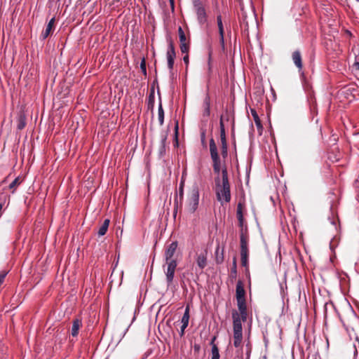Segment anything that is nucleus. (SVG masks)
I'll use <instances>...</instances> for the list:
<instances>
[{"mask_svg":"<svg viewBox=\"0 0 359 359\" xmlns=\"http://www.w3.org/2000/svg\"><path fill=\"white\" fill-rule=\"evenodd\" d=\"M239 316L241 318V321L245 322L248 318V311H241L239 312Z\"/></svg>","mask_w":359,"mask_h":359,"instance_id":"obj_36","label":"nucleus"},{"mask_svg":"<svg viewBox=\"0 0 359 359\" xmlns=\"http://www.w3.org/2000/svg\"><path fill=\"white\" fill-rule=\"evenodd\" d=\"M241 249V265L245 267L246 271H248V257H249V249L248 245H240Z\"/></svg>","mask_w":359,"mask_h":359,"instance_id":"obj_9","label":"nucleus"},{"mask_svg":"<svg viewBox=\"0 0 359 359\" xmlns=\"http://www.w3.org/2000/svg\"><path fill=\"white\" fill-rule=\"evenodd\" d=\"M201 144L203 147L206 146V141H205V131H203L201 133Z\"/></svg>","mask_w":359,"mask_h":359,"instance_id":"obj_38","label":"nucleus"},{"mask_svg":"<svg viewBox=\"0 0 359 359\" xmlns=\"http://www.w3.org/2000/svg\"><path fill=\"white\" fill-rule=\"evenodd\" d=\"M189 41L180 43V48L182 53L188 54L189 51Z\"/></svg>","mask_w":359,"mask_h":359,"instance_id":"obj_31","label":"nucleus"},{"mask_svg":"<svg viewBox=\"0 0 359 359\" xmlns=\"http://www.w3.org/2000/svg\"><path fill=\"white\" fill-rule=\"evenodd\" d=\"M210 60H211V55H209V61H208V66H209V71H211V66H210Z\"/></svg>","mask_w":359,"mask_h":359,"instance_id":"obj_44","label":"nucleus"},{"mask_svg":"<svg viewBox=\"0 0 359 359\" xmlns=\"http://www.w3.org/2000/svg\"><path fill=\"white\" fill-rule=\"evenodd\" d=\"M233 331V346L238 348L243 340V327L238 313L233 310L232 312Z\"/></svg>","mask_w":359,"mask_h":359,"instance_id":"obj_4","label":"nucleus"},{"mask_svg":"<svg viewBox=\"0 0 359 359\" xmlns=\"http://www.w3.org/2000/svg\"><path fill=\"white\" fill-rule=\"evenodd\" d=\"M246 346H247V348H248V351H247V359H248L250 358V352H251V345L250 344V342H248L247 344H246Z\"/></svg>","mask_w":359,"mask_h":359,"instance_id":"obj_40","label":"nucleus"},{"mask_svg":"<svg viewBox=\"0 0 359 359\" xmlns=\"http://www.w3.org/2000/svg\"><path fill=\"white\" fill-rule=\"evenodd\" d=\"M22 182V180L20 177H17L8 186L10 189H12V193L15 192V190L18 186H19Z\"/></svg>","mask_w":359,"mask_h":359,"instance_id":"obj_29","label":"nucleus"},{"mask_svg":"<svg viewBox=\"0 0 359 359\" xmlns=\"http://www.w3.org/2000/svg\"><path fill=\"white\" fill-rule=\"evenodd\" d=\"M236 300L246 299L245 290L244 289V284L243 280H238L237 281L236 287Z\"/></svg>","mask_w":359,"mask_h":359,"instance_id":"obj_12","label":"nucleus"},{"mask_svg":"<svg viewBox=\"0 0 359 359\" xmlns=\"http://www.w3.org/2000/svg\"><path fill=\"white\" fill-rule=\"evenodd\" d=\"M82 325V322L81 319L76 318L72 321V327L71 330L72 336L76 337L79 334V331L80 327Z\"/></svg>","mask_w":359,"mask_h":359,"instance_id":"obj_22","label":"nucleus"},{"mask_svg":"<svg viewBox=\"0 0 359 359\" xmlns=\"http://www.w3.org/2000/svg\"><path fill=\"white\" fill-rule=\"evenodd\" d=\"M292 58L299 71H301L303 69V63L300 50H294L292 54Z\"/></svg>","mask_w":359,"mask_h":359,"instance_id":"obj_15","label":"nucleus"},{"mask_svg":"<svg viewBox=\"0 0 359 359\" xmlns=\"http://www.w3.org/2000/svg\"><path fill=\"white\" fill-rule=\"evenodd\" d=\"M215 194L218 201L223 205V203L231 201V186L230 183H221L220 177L215 178Z\"/></svg>","mask_w":359,"mask_h":359,"instance_id":"obj_3","label":"nucleus"},{"mask_svg":"<svg viewBox=\"0 0 359 359\" xmlns=\"http://www.w3.org/2000/svg\"><path fill=\"white\" fill-rule=\"evenodd\" d=\"M238 226L240 227V229H243V227H245V226L247 225L244 218L238 219Z\"/></svg>","mask_w":359,"mask_h":359,"instance_id":"obj_39","label":"nucleus"},{"mask_svg":"<svg viewBox=\"0 0 359 359\" xmlns=\"http://www.w3.org/2000/svg\"><path fill=\"white\" fill-rule=\"evenodd\" d=\"M6 182V180H4L1 183H4Z\"/></svg>","mask_w":359,"mask_h":359,"instance_id":"obj_48","label":"nucleus"},{"mask_svg":"<svg viewBox=\"0 0 359 359\" xmlns=\"http://www.w3.org/2000/svg\"><path fill=\"white\" fill-rule=\"evenodd\" d=\"M356 1L359 2V0H355Z\"/></svg>","mask_w":359,"mask_h":359,"instance_id":"obj_49","label":"nucleus"},{"mask_svg":"<svg viewBox=\"0 0 359 359\" xmlns=\"http://www.w3.org/2000/svg\"><path fill=\"white\" fill-rule=\"evenodd\" d=\"M192 4L196 14L199 25H203L208 22V15L201 0H192Z\"/></svg>","mask_w":359,"mask_h":359,"instance_id":"obj_7","label":"nucleus"},{"mask_svg":"<svg viewBox=\"0 0 359 359\" xmlns=\"http://www.w3.org/2000/svg\"><path fill=\"white\" fill-rule=\"evenodd\" d=\"M194 348L195 351H198L200 350V345L195 344L194 346Z\"/></svg>","mask_w":359,"mask_h":359,"instance_id":"obj_43","label":"nucleus"},{"mask_svg":"<svg viewBox=\"0 0 359 359\" xmlns=\"http://www.w3.org/2000/svg\"><path fill=\"white\" fill-rule=\"evenodd\" d=\"M189 306H187L186 307L184 313L182 318V323L187 322V323H189Z\"/></svg>","mask_w":359,"mask_h":359,"instance_id":"obj_33","label":"nucleus"},{"mask_svg":"<svg viewBox=\"0 0 359 359\" xmlns=\"http://www.w3.org/2000/svg\"><path fill=\"white\" fill-rule=\"evenodd\" d=\"M217 23L218 26L219 34V43L222 46L224 47V29L222 23V18L221 14L217 15Z\"/></svg>","mask_w":359,"mask_h":359,"instance_id":"obj_13","label":"nucleus"},{"mask_svg":"<svg viewBox=\"0 0 359 359\" xmlns=\"http://www.w3.org/2000/svg\"><path fill=\"white\" fill-rule=\"evenodd\" d=\"M140 69L142 72L144 76L147 75V67H146V60L144 57H142V61L140 62Z\"/></svg>","mask_w":359,"mask_h":359,"instance_id":"obj_35","label":"nucleus"},{"mask_svg":"<svg viewBox=\"0 0 359 359\" xmlns=\"http://www.w3.org/2000/svg\"><path fill=\"white\" fill-rule=\"evenodd\" d=\"M177 245V242L173 241L168 246L165 252V258L166 264H168L167 272L165 273L168 285H170L172 283L177 266V261L172 259L176 252Z\"/></svg>","mask_w":359,"mask_h":359,"instance_id":"obj_2","label":"nucleus"},{"mask_svg":"<svg viewBox=\"0 0 359 359\" xmlns=\"http://www.w3.org/2000/svg\"><path fill=\"white\" fill-rule=\"evenodd\" d=\"M55 18H52L48 25H46V29L43 31L41 34V38L42 40H45L47 39L53 32L55 29Z\"/></svg>","mask_w":359,"mask_h":359,"instance_id":"obj_11","label":"nucleus"},{"mask_svg":"<svg viewBox=\"0 0 359 359\" xmlns=\"http://www.w3.org/2000/svg\"><path fill=\"white\" fill-rule=\"evenodd\" d=\"M178 34H179L180 42V43L187 42V37H186L185 33H184L183 29L182 28V27H180V26L178 27Z\"/></svg>","mask_w":359,"mask_h":359,"instance_id":"obj_32","label":"nucleus"},{"mask_svg":"<svg viewBox=\"0 0 359 359\" xmlns=\"http://www.w3.org/2000/svg\"><path fill=\"white\" fill-rule=\"evenodd\" d=\"M219 139L221 156L223 159H226L228 156V143L222 116L219 119Z\"/></svg>","mask_w":359,"mask_h":359,"instance_id":"obj_6","label":"nucleus"},{"mask_svg":"<svg viewBox=\"0 0 359 359\" xmlns=\"http://www.w3.org/2000/svg\"><path fill=\"white\" fill-rule=\"evenodd\" d=\"M110 223V220L109 219H106L104 220L103 223L102 224L101 226L99 228V230L97 231V234L99 236H102L106 234L109 225Z\"/></svg>","mask_w":359,"mask_h":359,"instance_id":"obj_24","label":"nucleus"},{"mask_svg":"<svg viewBox=\"0 0 359 359\" xmlns=\"http://www.w3.org/2000/svg\"><path fill=\"white\" fill-rule=\"evenodd\" d=\"M250 112L253 117L254 121H255L257 128L259 131V135H262V131H263V126L262 124V121L259 117V115L255 109L251 108Z\"/></svg>","mask_w":359,"mask_h":359,"instance_id":"obj_19","label":"nucleus"},{"mask_svg":"<svg viewBox=\"0 0 359 359\" xmlns=\"http://www.w3.org/2000/svg\"><path fill=\"white\" fill-rule=\"evenodd\" d=\"M348 351H349L350 353H353L354 359H355L356 355H358V351H357V349L355 348V344H353V345L350 346V347L348 348Z\"/></svg>","mask_w":359,"mask_h":359,"instance_id":"obj_37","label":"nucleus"},{"mask_svg":"<svg viewBox=\"0 0 359 359\" xmlns=\"http://www.w3.org/2000/svg\"><path fill=\"white\" fill-rule=\"evenodd\" d=\"M171 4L172 8L174 9V0H169Z\"/></svg>","mask_w":359,"mask_h":359,"instance_id":"obj_46","label":"nucleus"},{"mask_svg":"<svg viewBox=\"0 0 359 359\" xmlns=\"http://www.w3.org/2000/svg\"><path fill=\"white\" fill-rule=\"evenodd\" d=\"M203 116L208 118L210 115V97L208 93L205 95L203 99Z\"/></svg>","mask_w":359,"mask_h":359,"instance_id":"obj_14","label":"nucleus"},{"mask_svg":"<svg viewBox=\"0 0 359 359\" xmlns=\"http://www.w3.org/2000/svg\"><path fill=\"white\" fill-rule=\"evenodd\" d=\"M158 121L160 126H163L164 123V110L163 109L161 99L159 97V104L158 108Z\"/></svg>","mask_w":359,"mask_h":359,"instance_id":"obj_27","label":"nucleus"},{"mask_svg":"<svg viewBox=\"0 0 359 359\" xmlns=\"http://www.w3.org/2000/svg\"><path fill=\"white\" fill-rule=\"evenodd\" d=\"M168 138V132L166 134L162 135L161 140V147L159 149V154L163 156L165 154V145H166V141Z\"/></svg>","mask_w":359,"mask_h":359,"instance_id":"obj_26","label":"nucleus"},{"mask_svg":"<svg viewBox=\"0 0 359 359\" xmlns=\"http://www.w3.org/2000/svg\"><path fill=\"white\" fill-rule=\"evenodd\" d=\"M248 225H245L243 229H240V245H248Z\"/></svg>","mask_w":359,"mask_h":359,"instance_id":"obj_18","label":"nucleus"},{"mask_svg":"<svg viewBox=\"0 0 359 359\" xmlns=\"http://www.w3.org/2000/svg\"><path fill=\"white\" fill-rule=\"evenodd\" d=\"M182 323V325L181 327V330H185L187 327L189 323H187V322Z\"/></svg>","mask_w":359,"mask_h":359,"instance_id":"obj_42","label":"nucleus"},{"mask_svg":"<svg viewBox=\"0 0 359 359\" xmlns=\"http://www.w3.org/2000/svg\"><path fill=\"white\" fill-rule=\"evenodd\" d=\"M184 180L183 177L181 179L178 193L176 194V196L175 197L174 203L175 206L177 208L178 203H180V205H182L183 199H184Z\"/></svg>","mask_w":359,"mask_h":359,"instance_id":"obj_10","label":"nucleus"},{"mask_svg":"<svg viewBox=\"0 0 359 359\" xmlns=\"http://www.w3.org/2000/svg\"><path fill=\"white\" fill-rule=\"evenodd\" d=\"M210 155L212 162V168L214 173L217 175L216 177H220L221 183H230L227 166L225 162L219 154L217 144L214 138L211 137L209 141Z\"/></svg>","mask_w":359,"mask_h":359,"instance_id":"obj_1","label":"nucleus"},{"mask_svg":"<svg viewBox=\"0 0 359 359\" xmlns=\"http://www.w3.org/2000/svg\"><path fill=\"white\" fill-rule=\"evenodd\" d=\"M237 259L236 257H233L232 260V266L231 268L230 273H229V278L233 282L236 279L237 277Z\"/></svg>","mask_w":359,"mask_h":359,"instance_id":"obj_23","label":"nucleus"},{"mask_svg":"<svg viewBox=\"0 0 359 359\" xmlns=\"http://www.w3.org/2000/svg\"><path fill=\"white\" fill-rule=\"evenodd\" d=\"M196 264L201 270L207 266V252H202L197 255Z\"/></svg>","mask_w":359,"mask_h":359,"instance_id":"obj_21","label":"nucleus"},{"mask_svg":"<svg viewBox=\"0 0 359 359\" xmlns=\"http://www.w3.org/2000/svg\"><path fill=\"white\" fill-rule=\"evenodd\" d=\"M26 115L23 111H20L17 116V128L19 130H22L26 126Z\"/></svg>","mask_w":359,"mask_h":359,"instance_id":"obj_17","label":"nucleus"},{"mask_svg":"<svg viewBox=\"0 0 359 359\" xmlns=\"http://www.w3.org/2000/svg\"><path fill=\"white\" fill-rule=\"evenodd\" d=\"M184 330H180V336H181V337H182V336H183V335H184Z\"/></svg>","mask_w":359,"mask_h":359,"instance_id":"obj_47","label":"nucleus"},{"mask_svg":"<svg viewBox=\"0 0 359 359\" xmlns=\"http://www.w3.org/2000/svg\"><path fill=\"white\" fill-rule=\"evenodd\" d=\"M239 312L247 311L246 299L236 300Z\"/></svg>","mask_w":359,"mask_h":359,"instance_id":"obj_30","label":"nucleus"},{"mask_svg":"<svg viewBox=\"0 0 359 359\" xmlns=\"http://www.w3.org/2000/svg\"><path fill=\"white\" fill-rule=\"evenodd\" d=\"M199 204V188L196 183L194 184L189 191L187 196V205L189 211L191 213L196 212Z\"/></svg>","mask_w":359,"mask_h":359,"instance_id":"obj_5","label":"nucleus"},{"mask_svg":"<svg viewBox=\"0 0 359 359\" xmlns=\"http://www.w3.org/2000/svg\"><path fill=\"white\" fill-rule=\"evenodd\" d=\"M245 208V203L244 201H239L237 205V209H236V217L238 219H243L244 215H243V209Z\"/></svg>","mask_w":359,"mask_h":359,"instance_id":"obj_28","label":"nucleus"},{"mask_svg":"<svg viewBox=\"0 0 359 359\" xmlns=\"http://www.w3.org/2000/svg\"><path fill=\"white\" fill-rule=\"evenodd\" d=\"M178 130H179V122H178V120H176L175 124V140L176 146H178Z\"/></svg>","mask_w":359,"mask_h":359,"instance_id":"obj_34","label":"nucleus"},{"mask_svg":"<svg viewBox=\"0 0 359 359\" xmlns=\"http://www.w3.org/2000/svg\"><path fill=\"white\" fill-rule=\"evenodd\" d=\"M183 61L186 64V66L187 67H188V65H189V53L188 54H185V55L183 57Z\"/></svg>","mask_w":359,"mask_h":359,"instance_id":"obj_41","label":"nucleus"},{"mask_svg":"<svg viewBox=\"0 0 359 359\" xmlns=\"http://www.w3.org/2000/svg\"><path fill=\"white\" fill-rule=\"evenodd\" d=\"M354 66L358 69H359V62H355L354 63Z\"/></svg>","mask_w":359,"mask_h":359,"instance_id":"obj_45","label":"nucleus"},{"mask_svg":"<svg viewBox=\"0 0 359 359\" xmlns=\"http://www.w3.org/2000/svg\"><path fill=\"white\" fill-rule=\"evenodd\" d=\"M155 92L154 88L151 87L150 89V92L148 96V100L147 102V110L151 111L153 113L154 108V102H155Z\"/></svg>","mask_w":359,"mask_h":359,"instance_id":"obj_20","label":"nucleus"},{"mask_svg":"<svg viewBox=\"0 0 359 359\" xmlns=\"http://www.w3.org/2000/svg\"><path fill=\"white\" fill-rule=\"evenodd\" d=\"M215 255L216 264H222L224 260V246H222L221 248L219 244H218L215 252Z\"/></svg>","mask_w":359,"mask_h":359,"instance_id":"obj_16","label":"nucleus"},{"mask_svg":"<svg viewBox=\"0 0 359 359\" xmlns=\"http://www.w3.org/2000/svg\"><path fill=\"white\" fill-rule=\"evenodd\" d=\"M216 337H214L211 340L212 345V358L211 359H219V348L216 344H214Z\"/></svg>","mask_w":359,"mask_h":359,"instance_id":"obj_25","label":"nucleus"},{"mask_svg":"<svg viewBox=\"0 0 359 359\" xmlns=\"http://www.w3.org/2000/svg\"><path fill=\"white\" fill-rule=\"evenodd\" d=\"M166 57L168 61V67L171 72L173 69L175 59L176 57V52L173 41L170 38L168 39V46L166 53Z\"/></svg>","mask_w":359,"mask_h":359,"instance_id":"obj_8","label":"nucleus"}]
</instances>
